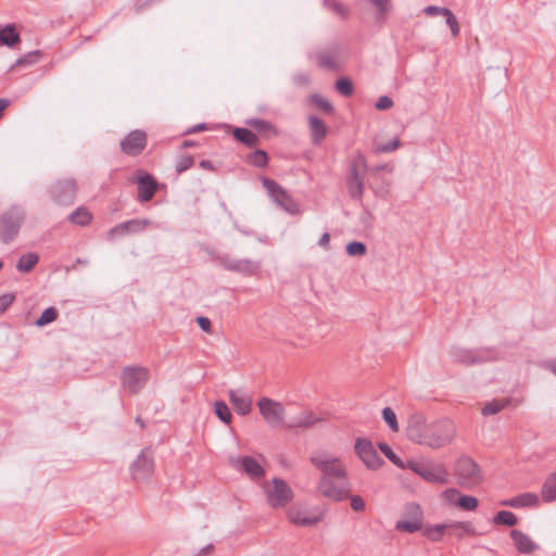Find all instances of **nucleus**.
I'll return each mask as SVG.
<instances>
[{"instance_id": "1", "label": "nucleus", "mask_w": 556, "mask_h": 556, "mask_svg": "<svg viewBox=\"0 0 556 556\" xmlns=\"http://www.w3.org/2000/svg\"><path fill=\"white\" fill-rule=\"evenodd\" d=\"M456 427L448 418L427 424L426 417L415 413L408 417L406 435L408 440L431 448H441L452 442Z\"/></svg>"}, {"instance_id": "2", "label": "nucleus", "mask_w": 556, "mask_h": 556, "mask_svg": "<svg viewBox=\"0 0 556 556\" xmlns=\"http://www.w3.org/2000/svg\"><path fill=\"white\" fill-rule=\"evenodd\" d=\"M311 463L321 472L318 491L333 501H342L350 494V483L346 469L338 457L316 455Z\"/></svg>"}, {"instance_id": "3", "label": "nucleus", "mask_w": 556, "mask_h": 556, "mask_svg": "<svg viewBox=\"0 0 556 556\" xmlns=\"http://www.w3.org/2000/svg\"><path fill=\"white\" fill-rule=\"evenodd\" d=\"M456 483L464 489H473L483 481L480 466L467 455L460 456L454 465Z\"/></svg>"}, {"instance_id": "4", "label": "nucleus", "mask_w": 556, "mask_h": 556, "mask_svg": "<svg viewBox=\"0 0 556 556\" xmlns=\"http://www.w3.org/2000/svg\"><path fill=\"white\" fill-rule=\"evenodd\" d=\"M25 220V212L21 206L13 205L0 214V240L8 244L12 242L20 232Z\"/></svg>"}, {"instance_id": "5", "label": "nucleus", "mask_w": 556, "mask_h": 556, "mask_svg": "<svg viewBox=\"0 0 556 556\" xmlns=\"http://www.w3.org/2000/svg\"><path fill=\"white\" fill-rule=\"evenodd\" d=\"M266 502L271 508H283L293 498V491L281 478H274L263 485Z\"/></svg>"}, {"instance_id": "6", "label": "nucleus", "mask_w": 556, "mask_h": 556, "mask_svg": "<svg viewBox=\"0 0 556 556\" xmlns=\"http://www.w3.org/2000/svg\"><path fill=\"white\" fill-rule=\"evenodd\" d=\"M261 181L276 205L291 215L301 213L299 203L278 182L267 177H263Z\"/></svg>"}, {"instance_id": "7", "label": "nucleus", "mask_w": 556, "mask_h": 556, "mask_svg": "<svg viewBox=\"0 0 556 556\" xmlns=\"http://www.w3.org/2000/svg\"><path fill=\"white\" fill-rule=\"evenodd\" d=\"M407 468L431 483L446 484L448 471L443 464H425L415 460L407 462Z\"/></svg>"}, {"instance_id": "8", "label": "nucleus", "mask_w": 556, "mask_h": 556, "mask_svg": "<svg viewBox=\"0 0 556 556\" xmlns=\"http://www.w3.org/2000/svg\"><path fill=\"white\" fill-rule=\"evenodd\" d=\"M150 379V370L143 366H126L122 370V386L129 393L137 394Z\"/></svg>"}, {"instance_id": "9", "label": "nucleus", "mask_w": 556, "mask_h": 556, "mask_svg": "<svg viewBox=\"0 0 556 556\" xmlns=\"http://www.w3.org/2000/svg\"><path fill=\"white\" fill-rule=\"evenodd\" d=\"M354 451L363 464L370 470L379 469L384 463L371 441L366 438H357L355 440Z\"/></svg>"}, {"instance_id": "10", "label": "nucleus", "mask_w": 556, "mask_h": 556, "mask_svg": "<svg viewBox=\"0 0 556 556\" xmlns=\"http://www.w3.org/2000/svg\"><path fill=\"white\" fill-rule=\"evenodd\" d=\"M424 514L420 506L416 503L405 505L404 518L397 520L395 529L402 532L415 533L422 529Z\"/></svg>"}, {"instance_id": "11", "label": "nucleus", "mask_w": 556, "mask_h": 556, "mask_svg": "<svg viewBox=\"0 0 556 556\" xmlns=\"http://www.w3.org/2000/svg\"><path fill=\"white\" fill-rule=\"evenodd\" d=\"M217 260L226 270L239 273L245 276H253L257 274L261 267L260 262L250 258L237 260L228 254H223L218 256Z\"/></svg>"}, {"instance_id": "12", "label": "nucleus", "mask_w": 556, "mask_h": 556, "mask_svg": "<svg viewBox=\"0 0 556 556\" xmlns=\"http://www.w3.org/2000/svg\"><path fill=\"white\" fill-rule=\"evenodd\" d=\"M260 414L273 427L283 425L285 408L281 403L268 397H262L257 402Z\"/></svg>"}, {"instance_id": "13", "label": "nucleus", "mask_w": 556, "mask_h": 556, "mask_svg": "<svg viewBox=\"0 0 556 556\" xmlns=\"http://www.w3.org/2000/svg\"><path fill=\"white\" fill-rule=\"evenodd\" d=\"M148 144V136L144 130L135 129L119 142L121 151L129 156H137L142 153Z\"/></svg>"}, {"instance_id": "14", "label": "nucleus", "mask_w": 556, "mask_h": 556, "mask_svg": "<svg viewBox=\"0 0 556 556\" xmlns=\"http://www.w3.org/2000/svg\"><path fill=\"white\" fill-rule=\"evenodd\" d=\"M137 184V198L140 202H149L159 190V182L153 175L139 170L134 179Z\"/></svg>"}, {"instance_id": "15", "label": "nucleus", "mask_w": 556, "mask_h": 556, "mask_svg": "<svg viewBox=\"0 0 556 556\" xmlns=\"http://www.w3.org/2000/svg\"><path fill=\"white\" fill-rule=\"evenodd\" d=\"M153 469V454L152 451L148 448L142 450L130 467L132 478L138 482L148 480L151 477Z\"/></svg>"}, {"instance_id": "16", "label": "nucleus", "mask_w": 556, "mask_h": 556, "mask_svg": "<svg viewBox=\"0 0 556 556\" xmlns=\"http://www.w3.org/2000/svg\"><path fill=\"white\" fill-rule=\"evenodd\" d=\"M50 193L58 204L70 205L75 200L76 184L73 179L58 180L51 186Z\"/></svg>"}, {"instance_id": "17", "label": "nucleus", "mask_w": 556, "mask_h": 556, "mask_svg": "<svg viewBox=\"0 0 556 556\" xmlns=\"http://www.w3.org/2000/svg\"><path fill=\"white\" fill-rule=\"evenodd\" d=\"M151 225V220L146 218H134L130 220H126L113 227L109 237L113 238L114 236H126L129 233H137L146 230Z\"/></svg>"}, {"instance_id": "18", "label": "nucleus", "mask_w": 556, "mask_h": 556, "mask_svg": "<svg viewBox=\"0 0 556 556\" xmlns=\"http://www.w3.org/2000/svg\"><path fill=\"white\" fill-rule=\"evenodd\" d=\"M231 464L244 471L251 479H261L265 476L264 468L252 456L239 457L236 460H231Z\"/></svg>"}, {"instance_id": "19", "label": "nucleus", "mask_w": 556, "mask_h": 556, "mask_svg": "<svg viewBox=\"0 0 556 556\" xmlns=\"http://www.w3.org/2000/svg\"><path fill=\"white\" fill-rule=\"evenodd\" d=\"M510 538L518 553L530 555L539 549V545L526 533L514 529L510 531Z\"/></svg>"}, {"instance_id": "20", "label": "nucleus", "mask_w": 556, "mask_h": 556, "mask_svg": "<svg viewBox=\"0 0 556 556\" xmlns=\"http://www.w3.org/2000/svg\"><path fill=\"white\" fill-rule=\"evenodd\" d=\"M229 401L233 405L239 415L245 416L252 409V400L249 396L241 394L239 391L230 390L228 392Z\"/></svg>"}, {"instance_id": "21", "label": "nucleus", "mask_w": 556, "mask_h": 556, "mask_svg": "<svg viewBox=\"0 0 556 556\" xmlns=\"http://www.w3.org/2000/svg\"><path fill=\"white\" fill-rule=\"evenodd\" d=\"M368 172V165L366 156L357 151L349 162V172L348 176L350 177H363Z\"/></svg>"}, {"instance_id": "22", "label": "nucleus", "mask_w": 556, "mask_h": 556, "mask_svg": "<svg viewBox=\"0 0 556 556\" xmlns=\"http://www.w3.org/2000/svg\"><path fill=\"white\" fill-rule=\"evenodd\" d=\"M247 125L250 126L252 129L257 131L261 136H263L266 139H269L271 137H276L278 135V131L274 124H271L268 121L261 119V118H250L247 121Z\"/></svg>"}, {"instance_id": "23", "label": "nucleus", "mask_w": 556, "mask_h": 556, "mask_svg": "<svg viewBox=\"0 0 556 556\" xmlns=\"http://www.w3.org/2000/svg\"><path fill=\"white\" fill-rule=\"evenodd\" d=\"M323 420L324 419L321 417H318L313 412H311V410H303L302 414L298 418H295L294 420L289 422L287 425V427L288 428H303V429H307V428H312L317 422H320Z\"/></svg>"}, {"instance_id": "24", "label": "nucleus", "mask_w": 556, "mask_h": 556, "mask_svg": "<svg viewBox=\"0 0 556 556\" xmlns=\"http://www.w3.org/2000/svg\"><path fill=\"white\" fill-rule=\"evenodd\" d=\"M539 504V496L534 493H522L510 500H506L502 503L504 506L509 507H531Z\"/></svg>"}, {"instance_id": "25", "label": "nucleus", "mask_w": 556, "mask_h": 556, "mask_svg": "<svg viewBox=\"0 0 556 556\" xmlns=\"http://www.w3.org/2000/svg\"><path fill=\"white\" fill-rule=\"evenodd\" d=\"M242 161L250 166L265 168L268 165L269 157L265 150L255 149L242 156Z\"/></svg>"}, {"instance_id": "26", "label": "nucleus", "mask_w": 556, "mask_h": 556, "mask_svg": "<svg viewBox=\"0 0 556 556\" xmlns=\"http://www.w3.org/2000/svg\"><path fill=\"white\" fill-rule=\"evenodd\" d=\"M309 129L312 132V142L319 144L327 136L328 128L326 124L317 116H309Z\"/></svg>"}, {"instance_id": "27", "label": "nucleus", "mask_w": 556, "mask_h": 556, "mask_svg": "<svg viewBox=\"0 0 556 556\" xmlns=\"http://www.w3.org/2000/svg\"><path fill=\"white\" fill-rule=\"evenodd\" d=\"M233 138L248 148H255L258 144V138L255 132L249 128L237 127L232 130Z\"/></svg>"}, {"instance_id": "28", "label": "nucleus", "mask_w": 556, "mask_h": 556, "mask_svg": "<svg viewBox=\"0 0 556 556\" xmlns=\"http://www.w3.org/2000/svg\"><path fill=\"white\" fill-rule=\"evenodd\" d=\"M369 188L376 197L387 200L391 194V180L381 175V178H378L377 180L371 179Z\"/></svg>"}, {"instance_id": "29", "label": "nucleus", "mask_w": 556, "mask_h": 556, "mask_svg": "<svg viewBox=\"0 0 556 556\" xmlns=\"http://www.w3.org/2000/svg\"><path fill=\"white\" fill-rule=\"evenodd\" d=\"M20 41L21 37L14 24L0 28V46L14 47Z\"/></svg>"}, {"instance_id": "30", "label": "nucleus", "mask_w": 556, "mask_h": 556, "mask_svg": "<svg viewBox=\"0 0 556 556\" xmlns=\"http://www.w3.org/2000/svg\"><path fill=\"white\" fill-rule=\"evenodd\" d=\"M346 187L350 197L353 200L361 201L364 195L365 184L363 177L346 176Z\"/></svg>"}, {"instance_id": "31", "label": "nucleus", "mask_w": 556, "mask_h": 556, "mask_svg": "<svg viewBox=\"0 0 556 556\" xmlns=\"http://www.w3.org/2000/svg\"><path fill=\"white\" fill-rule=\"evenodd\" d=\"M289 520L296 526H314L319 522V517H307L299 509L291 508L288 511Z\"/></svg>"}, {"instance_id": "32", "label": "nucleus", "mask_w": 556, "mask_h": 556, "mask_svg": "<svg viewBox=\"0 0 556 556\" xmlns=\"http://www.w3.org/2000/svg\"><path fill=\"white\" fill-rule=\"evenodd\" d=\"M454 361L464 365H472L481 362L476 352L466 349L453 350Z\"/></svg>"}, {"instance_id": "33", "label": "nucleus", "mask_w": 556, "mask_h": 556, "mask_svg": "<svg viewBox=\"0 0 556 556\" xmlns=\"http://www.w3.org/2000/svg\"><path fill=\"white\" fill-rule=\"evenodd\" d=\"M542 498L547 503L556 500V471L546 478L542 488Z\"/></svg>"}, {"instance_id": "34", "label": "nucleus", "mask_w": 556, "mask_h": 556, "mask_svg": "<svg viewBox=\"0 0 556 556\" xmlns=\"http://www.w3.org/2000/svg\"><path fill=\"white\" fill-rule=\"evenodd\" d=\"M39 255L35 252H30L22 255L16 264V268L21 273H29L38 263Z\"/></svg>"}, {"instance_id": "35", "label": "nucleus", "mask_w": 556, "mask_h": 556, "mask_svg": "<svg viewBox=\"0 0 556 556\" xmlns=\"http://www.w3.org/2000/svg\"><path fill=\"white\" fill-rule=\"evenodd\" d=\"M317 65L320 68H325L328 71H338L339 64L336 60V55L330 52H319L316 54Z\"/></svg>"}, {"instance_id": "36", "label": "nucleus", "mask_w": 556, "mask_h": 556, "mask_svg": "<svg viewBox=\"0 0 556 556\" xmlns=\"http://www.w3.org/2000/svg\"><path fill=\"white\" fill-rule=\"evenodd\" d=\"M68 219L78 226H87L92 220V214L85 206H80L68 216Z\"/></svg>"}, {"instance_id": "37", "label": "nucleus", "mask_w": 556, "mask_h": 556, "mask_svg": "<svg viewBox=\"0 0 556 556\" xmlns=\"http://www.w3.org/2000/svg\"><path fill=\"white\" fill-rule=\"evenodd\" d=\"M450 528V523H440L434 526H426L424 530V535L432 542L441 541L445 529Z\"/></svg>"}, {"instance_id": "38", "label": "nucleus", "mask_w": 556, "mask_h": 556, "mask_svg": "<svg viewBox=\"0 0 556 556\" xmlns=\"http://www.w3.org/2000/svg\"><path fill=\"white\" fill-rule=\"evenodd\" d=\"M508 404V399L493 400L482 407L481 413L484 416L495 415L503 410Z\"/></svg>"}, {"instance_id": "39", "label": "nucleus", "mask_w": 556, "mask_h": 556, "mask_svg": "<svg viewBox=\"0 0 556 556\" xmlns=\"http://www.w3.org/2000/svg\"><path fill=\"white\" fill-rule=\"evenodd\" d=\"M378 447L379 450L383 453V455L390 460L392 462L395 466H397L399 468L401 469H406L407 468V463H404L394 452L393 450L390 447L389 444L384 443V442H380L378 443Z\"/></svg>"}, {"instance_id": "40", "label": "nucleus", "mask_w": 556, "mask_h": 556, "mask_svg": "<svg viewBox=\"0 0 556 556\" xmlns=\"http://www.w3.org/2000/svg\"><path fill=\"white\" fill-rule=\"evenodd\" d=\"M493 522L495 525H505L508 527H514L518 522V518L515 514L508 510H500L493 518Z\"/></svg>"}, {"instance_id": "41", "label": "nucleus", "mask_w": 556, "mask_h": 556, "mask_svg": "<svg viewBox=\"0 0 556 556\" xmlns=\"http://www.w3.org/2000/svg\"><path fill=\"white\" fill-rule=\"evenodd\" d=\"M455 505L462 508L463 510L472 511L478 507L479 502L478 498L472 495H462L459 493V496L455 502Z\"/></svg>"}, {"instance_id": "42", "label": "nucleus", "mask_w": 556, "mask_h": 556, "mask_svg": "<svg viewBox=\"0 0 556 556\" xmlns=\"http://www.w3.org/2000/svg\"><path fill=\"white\" fill-rule=\"evenodd\" d=\"M215 415L226 425H229L232 420V415L228 405L223 401H217L214 404Z\"/></svg>"}, {"instance_id": "43", "label": "nucleus", "mask_w": 556, "mask_h": 556, "mask_svg": "<svg viewBox=\"0 0 556 556\" xmlns=\"http://www.w3.org/2000/svg\"><path fill=\"white\" fill-rule=\"evenodd\" d=\"M58 316H59V312L55 307H52V306L48 307L42 312L40 317L35 321V325L37 327H43V326L56 320Z\"/></svg>"}, {"instance_id": "44", "label": "nucleus", "mask_w": 556, "mask_h": 556, "mask_svg": "<svg viewBox=\"0 0 556 556\" xmlns=\"http://www.w3.org/2000/svg\"><path fill=\"white\" fill-rule=\"evenodd\" d=\"M336 89L339 93H341L344 97H351L354 92L353 84L346 77L339 78L336 81Z\"/></svg>"}, {"instance_id": "45", "label": "nucleus", "mask_w": 556, "mask_h": 556, "mask_svg": "<svg viewBox=\"0 0 556 556\" xmlns=\"http://www.w3.org/2000/svg\"><path fill=\"white\" fill-rule=\"evenodd\" d=\"M382 418L392 431H399L396 415L391 407H384L382 409Z\"/></svg>"}, {"instance_id": "46", "label": "nucleus", "mask_w": 556, "mask_h": 556, "mask_svg": "<svg viewBox=\"0 0 556 556\" xmlns=\"http://www.w3.org/2000/svg\"><path fill=\"white\" fill-rule=\"evenodd\" d=\"M325 4L328 9H330L333 13L338 14L342 18L348 17L349 9L343 3L337 0H325Z\"/></svg>"}, {"instance_id": "47", "label": "nucleus", "mask_w": 556, "mask_h": 556, "mask_svg": "<svg viewBox=\"0 0 556 556\" xmlns=\"http://www.w3.org/2000/svg\"><path fill=\"white\" fill-rule=\"evenodd\" d=\"M194 164V159L192 155H182L178 159L176 162V172L178 175L182 174L184 172L190 169Z\"/></svg>"}, {"instance_id": "48", "label": "nucleus", "mask_w": 556, "mask_h": 556, "mask_svg": "<svg viewBox=\"0 0 556 556\" xmlns=\"http://www.w3.org/2000/svg\"><path fill=\"white\" fill-rule=\"evenodd\" d=\"M40 56H41V52L39 50L28 52L24 56L20 58L16 61L15 65L16 66H26V65L35 64L39 61Z\"/></svg>"}, {"instance_id": "49", "label": "nucleus", "mask_w": 556, "mask_h": 556, "mask_svg": "<svg viewBox=\"0 0 556 556\" xmlns=\"http://www.w3.org/2000/svg\"><path fill=\"white\" fill-rule=\"evenodd\" d=\"M367 248L365 243L359 241H352L346 245V252L351 256H363L366 254Z\"/></svg>"}, {"instance_id": "50", "label": "nucleus", "mask_w": 556, "mask_h": 556, "mask_svg": "<svg viewBox=\"0 0 556 556\" xmlns=\"http://www.w3.org/2000/svg\"><path fill=\"white\" fill-rule=\"evenodd\" d=\"M444 16L446 17V24L451 29L452 36L457 37L460 33V26L457 18L455 17L451 10H448Z\"/></svg>"}, {"instance_id": "51", "label": "nucleus", "mask_w": 556, "mask_h": 556, "mask_svg": "<svg viewBox=\"0 0 556 556\" xmlns=\"http://www.w3.org/2000/svg\"><path fill=\"white\" fill-rule=\"evenodd\" d=\"M450 528L460 529L465 534L476 535V528L470 521H455L450 523Z\"/></svg>"}, {"instance_id": "52", "label": "nucleus", "mask_w": 556, "mask_h": 556, "mask_svg": "<svg viewBox=\"0 0 556 556\" xmlns=\"http://www.w3.org/2000/svg\"><path fill=\"white\" fill-rule=\"evenodd\" d=\"M312 101L321 111H324L326 113L333 112V106L327 99L315 94L312 97Z\"/></svg>"}, {"instance_id": "53", "label": "nucleus", "mask_w": 556, "mask_h": 556, "mask_svg": "<svg viewBox=\"0 0 556 556\" xmlns=\"http://www.w3.org/2000/svg\"><path fill=\"white\" fill-rule=\"evenodd\" d=\"M382 170H387L388 173H392L393 172V165H391V164H381V165H377V166H374L370 169H368L371 179H375V180H377L378 178H381V172Z\"/></svg>"}, {"instance_id": "54", "label": "nucleus", "mask_w": 556, "mask_h": 556, "mask_svg": "<svg viewBox=\"0 0 556 556\" xmlns=\"http://www.w3.org/2000/svg\"><path fill=\"white\" fill-rule=\"evenodd\" d=\"M401 146L399 138H394L392 141L386 142L377 148L378 152L390 153L395 151Z\"/></svg>"}, {"instance_id": "55", "label": "nucleus", "mask_w": 556, "mask_h": 556, "mask_svg": "<svg viewBox=\"0 0 556 556\" xmlns=\"http://www.w3.org/2000/svg\"><path fill=\"white\" fill-rule=\"evenodd\" d=\"M450 9L444 7L428 5L424 9V13L428 16L445 15Z\"/></svg>"}, {"instance_id": "56", "label": "nucleus", "mask_w": 556, "mask_h": 556, "mask_svg": "<svg viewBox=\"0 0 556 556\" xmlns=\"http://www.w3.org/2000/svg\"><path fill=\"white\" fill-rule=\"evenodd\" d=\"M393 104V100L390 97L382 96L377 100L375 108L379 111H384L391 109Z\"/></svg>"}, {"instance_id": "57", "label": "nucleus", "mask_w": 556, "mask_h": 556, "mask_svg": "<svg viewBox=\"0 0 556 556\" xmlns=\"http://www.w3.org/2000/svg\"><path fill=\"white\" fill-rule=\"evenodd\" d=\"M15 296L13 293H5L0 295V314L5 312L9 306L14 302Z\"/></svg>"}, {"instance_id": "58", "label": "nucleus", "mask_w": 556, "mask_h": 556, "mask_svg": "<svg viewBox=\"0 0 556 556\" xmlns=\"http://www.w3.org/2000/svg\"><path fill=\"white\" fill-rule=\"evenodd\" d=\"M459 493L460 492L457 489L450 488L442 493V496L446 502L455 505V502L457 501Z\"/></svg>"}, {"instance_id": "59", "label": "nucleus", "mask_w": 556, "mask_h": 556, "mask_svg": "<svg viewBox=\"0 0 556 556\" xmlns=\"http://www.w3.org/2000/svg\"><path fill=\"white\" fill-rule=\"evenodd\" d=\"M351 508L354 511H363L365 509V501L359 495H352L351 497Z\"/></svg>"}, {"instance_id": "60", "label": "nucleus", "mask_w": 556, "mask_h": 556, "mask_svg": "<svg viewBox=\"0 0 556 556\" xmlns=\"http://www.w3.org/2000/svg\"><path fill=\"white\" fill-rule=\"evenodd\" d=\"M379 10L381 15L387 14L391 9V0H370Z\"/></svg>"}, {"instance_id": "61", "label": "nucleus", "mask_w": 556, "mask_h": 556, "mask_svg": "<svg viewBox=\"0 0 556 556\" xmlns=\"http://www.w3.org/2000/svg\"><path fill=\"white\" fill-rule=\"evenodd\" d=\"M197 323L204 332L210 333L212 331V323L207 317L200 316L197 318Z\"/></svg>"}, {"instance_id": "62", "label": "nucleus", "mask_w": 556, "mask_h": 556, "mask_svg": "<svg viewBox=\"0 0 556 556\" xmlns=\"http://www.w3.org/2000/svg\"><path fill=\"white\" fill-rule=\"evenodd\" d=\"M207 129V125L204 123H200L197 125H193L192 127H189L187 130H185V135H190L199 131H203Z\"/></svg>"}, {"instance_id": "63", "label": "nucleus", "mask_w": 556, "mask_h": 556, "mask_svg": "<svg viewBox=\"0 0 556 556\" xmlns=\"http://www.w3.org/2000/svg\"><path fill=\"white\" fill-rule=\"evenodd\" d=\"M329 242H330V235H329L328 232H325V233L320 237V239H319V241H318V244H319L320 247L325 248V249H328V247H329Z\"/></svg>"}, {"instance_id": "64", "label": "nucleus", "mask_w": 556, "mask_h": 556, "mask_svg": "<svg viewBox=\"0 0 556 556\" xmlns=\"http://www.w3.org/2000/svg\"><path fill=\"white\" fill-rule=\"evenodd\" d=\"M199 166L203 169H206V170H214V165L211 161L208 160H202L199 162Z\"/></svg>"}]
</instances>
